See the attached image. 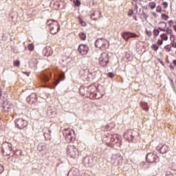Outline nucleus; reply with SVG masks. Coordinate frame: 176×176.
<instances>
[{
  "mask_svg": "<svg viewBox=\"0 0 176 176\" xmlns=\"http://www.w3.org/2000/svg\"><path fill=\"white\" fill-rule=\"evenodd\" d=\"M47 25L50 28V33L52 35H56L60 31V25L58 21L54 19H49L47 21Z\"/></svg>",
  "mask_w": 176,
  "mask_h": 176,
  "instance_id": "obj_1",
  "label": "nucleus"
},
{
  "mask_svg": "<svg viewBox=\"0 0 176 176\" xmlns=\"http://www.w3.org/2000/svg\"><path fill=\"white\" fill-rule=\"evenodd\" d=\"M95 46L100 50H107L109 48V41L105 38H98L96 41Z\"/></svg>",
  "mask_w": 176,
  "mask_h": 176,
  "instance_id": "obj_2",
  "label": "nucleus"
},
{
  "mask_svg": "<svg viewBox=\"0 0 176 176\" xmlns=\"http://www.w3.org/2000/svg\"><path fill=\"white\" fill-rule=\"evenodd\" d=\"M111 56L107 52L102 53L98 58V63L101 67H108Z\"/></svg>",
  "mask_w": 176,
  "mask_h": 176,
  "instance_id": "obj_3",
  "label": "nucleus"
},
{
  "mask_svg": "<svg viewBox=\"0 0 176 176\" xmlns=\"http://www.w3.org/2000/svg\"><path fill=\"white\" fill-rule=\"evenodd\" d=\"M72 133H74V131L71 129H65L63 130V135L67 142H72L75 140V138L72 135Z\"/></svg>",
  "mask_w": 176,
  "mask_h": 176,
  "instance_id": "obj_4",
  "label": "nucleus"
},
{
  "mask_svg": "<svg viewBox=\"0 0 176 176\" xmlns=\"http://www.w3.org/2000/svg\"><path fill=\"white\" fill-rule=\"evenodd\" d=\"M15 126L17 127V129H19V130H23V129H25L27 126H28V122H27V120L23 118H19L15 120Z\"/></svg>",
  "mask_w": 176,
  "mask_h": 176,
  "instance_id": "obj_5",
  "label": "nucleus"
},
{
  "mask_svg": "<svg viewBox=\"0 0 176 176\" xmlns=\"http://www.w3.org/2000/svg\"><path fill=\"white\" fill-rule=\"evenodd\" d=\"M67 153L69 156L75 159L78 156V148L74 145H70L67 146Z\"/></svg>",
  "mask_w": 176,
  "mask_h": 176,
  "instance_id": "obj_6",
  "label": "nucleus"
},
{
  "mask_svg": "<svg viewBox=\"0 0 176 176\" xmlns=\"http://www.w3.org/2000/svg\"><path fill=\"white\" fill-rule=\"evenodd\" d=\"M157 151L162 155H164V153H167L170 151V147L166 144L160 143L157 147Z\"/></svg>",
  "mask_w": 176,
  "mask_h": 176,
  "instance_id": "obj_7",
  "label": "nucleus"
},
{
  "mask_svg": "<svg viewBox=\"0 0 176 176\" xmlns=\"http://www.w3.org/2000/svg\"><path fill=\"white\" fill-rule=\"evenodd\" d=\"M159 160L157 155L153 153H148L146 155V161L148 163H156Z\"/></svg>",
  "mask_w": 176,
  "mask_h": 176,
  "instance_id": "obj_8",
  "label": "nucleus"
},
{
  "mask_svg": "<svg viewBox=\"0 0 176 176\" xmlns=\"http://www.w3.org/2000/svg\"><path fill=\"white\" fill-rule=\"evenodd\" d=\"M78 51L81 56H86L89 53V47L87 45L80 44L78 46Z\"/></svg>",
  "mask_w": 176,
  "mask_h": 176,
  "instance_id": "obj_9",
  "label": "nucleus"
},
{
  "mask_svg": "<svg viewBox=\"0 0 176 176\" xmlns=\"http://www.w3.org/2000/svg\"><path fill=\"white\" fill-rule=\"evenodd\" d=\"M26 101L29 104H35L38 101V96L35 94H32L26 98Z\"/></svg>",
  "mask_w": 176,
  "mask_h": 176,
  "instance_id": "obj_10",
  "label": "nucleus"
},
{
  "mask_svg": "<svg viewBox=\"0 0 176 176\" xmlns=\"http://www.w3.org/2000/svg\"><path fill=\"white\" fill-rule=\"evenodd\" d=\"M43 53L45 57H49V56H52L53 54V50L50 47H45L43 50Z\"/></svg>",
  "mask_w": 176,
  "mask_h": 176,
  "instance_id": "obj_11",
  "label": "nucleus"
},
{
  "mask_svg": "<svg viewBox=\"0 0 176 176\" xmlns=\"http://www.w3.org/2000/svg\"><path fill=\"white\" fill-rule=\"evenodd\" d=\"M140 107L146 112H148L149 111V106H148V103H146L145 102H142L140 103Z\"/></svg>",
  "mask_w": 176,
  "mask_h": 176,
  "instance_id": "obj_12",
  "label": "nucleus"
},
{
  "mask_svg": "<svg viewBox=\"0 0 176 176\" xmlns=\"http://www.w3.org/2000/svg\"><path fill=\"white\" fill-rule=\"evenodd\" d=\"M64 79H65V76L64 75V74H61L59 75V79H58L56 80V82H54L55 86H57V85H58V83H60V80H64Z\"/></svg>",
  "mask_w": 176,
  "mask_h": 176,
  "instance_id": "obj_13",
  "label": "nucleus"
},
{
  "mask_svg": "<svg viewBox=\"0 0 176 176\" xmlns=\"http://www.w3.org/2000/svg\"><path fill=\"white\" fill-rule=\"evenodd\" d=\"M50 80V78L48 75L44 74L41 77V80H42V82H43V83H46V82H49Z\"/></svg>",
  "mask_w": 176,
  "mask_h": 176,
  "instance_id": "obj_14",
  "label": "nucleus"
},
{
  "mask_svg": "<svg viewBox=\"0 0 176 176\" xmlns=\"http://www.w3.org/2000/svg\"><path fill=\"white\" fill-rule=\"evenodd\" d=\"M130 38H140V36L135 33L128 32V39Z\"/></svg>",
  "mask_w": 176,
  "mask_h": 176,
  "instance_id": "obj_15",
  "label": "nucleus"
},
{
  "mask_svg": "<svg viewBox=\"0 0 176 176\" xmlns=\"http://www.w3.org/2000/svg\"><path fill=\"white\" fill-rule=\"evenodd\" d=\"M160 30L161 31H164L166 32V35H170V36L171 34H173V30L170 28H167L166 30H164V29H162V28H160Z\"/></svg>",
  "mask_w": 176,
  "mask_h": 176,
  "instance_id": "obj_16",
  "label": "nucleus"
},
{
  "mask_svg": "<svg viewBox=\"0 0 176 176\" xmlns=\"http://www.w3.org/2000/svg\"><path fill=\"white\" fill-rule=\"evenodd\" d=\"M77 20H78L80 24H81L82 27H86V25H87V24L86 23V22H85L82 18H80V16H78L77 17Z\"/></svg>",
  "mask_w": 176,
  "mask_h": 176,
  "instance_id": "obj_17",
  "label": "nucleus"
},
{
  "mask_svg": "<svg viewBox=\"0 0 176 176\" xmlns=\"http://www.w3.org/2000/svg\"><path fill=\"white\" fill-rule=\"evenodd\" d=\"M160 36L162 41H168V36L166 33L161 34Z\"/></svg>",
  "mask_w": 176,
  "mask_h": 176,
  "instance_id": "obj_18",
  "label": "nucleus"
},
{
  "mask_svg": "<svg viewBox=\"0 0 176 176\" xmlns=\"http://www.w3.org/2000/svg\"><path fill=\"white\" fill-rule=\"evenodd\" d=\"M148 6L151 10H153L156 8V3L153 1L148 3Z\"/></svg>",
  "mask_w": 176,
  "mask_h": 176,
  "instance_id": "obj_19",
  "label": "nucleus"
},
{
  "mask_svg": "<svg viewBox=\"0 0 176 176\" xmlns=\"http://www.w3.org/2000/svg\"><path fill=\"white\" fill-rule=\"evenodd\" d=\"M123 39L127 42L129 41V32H125L122 35Z\"/></svg>",
  "mask_w": 176,
  "mask_h": 176,
  "instance_id": "obj_20",
  "label": "nucleus"
},
{
  "mask_svg": "<svg viewBox=\"0 0 176 176\" xmlns=\"http://www.w3.org/2000/svg\"><path fill=\"white\" fill-rule=\"evenodd\" d=\"M78 36L81 41H86V34L84 32L79 33Z\"/></svg>",
  "mask_w": 176,
  "mask_h": 176,
  "instance_id": "obj_21",
  "label": "nucleus"
},
{
  "mask_svg": "<svg viewBox=\"0 0 176 176\" xmlns=\"http://www.w3.org/2000/svg\"><path fill=\"white\" fill-rule=\"evenodd\" d=\"M152 50H154V52H157L159 50V45L157 44H153L151 45Z\"/></svg>",
  "mask_w": 176,
  "mask_h": 176,
  "instance_id": "obj_22",
  "label": "nucleus"
},
{
  "mask_svg": "<svg viewBox=\"0 0 176 176\" xmlns=\"http://www.w3.org/2000/svg\"><path fill=\"white\" fill-rule=\"evenodd\" d=\"M164 49L168 53H169V52H171V50H172L171 46L170 45H165Z\"/></svg>",
  "mask_w": 176,
  "mask_h": 176,
  "instance_id": "obj_23",
  "label": "nucleus"
},
{
  "mask_svg": "<svg viewBox=\"0 0 176 176\" xmlns=\"http://www.w3.org/2000/svg\"><path fill=\"white\" fill-rule=\"evenodd\" d=\"M73 3H74L75 6H80L82 3L80 2V0H74Z\"/></svg>",
  "mask_w": 176,
  "mask_h": 176,
  "instance_id": "obj_24",
  "label": "nucleus"
},
{
  "mask_svg": "<svg viewBox=\"0 0 176 176\" xmlns=\"http://www.w3.org/2000/svg\"><path fill=\"white\" fill-rule=\"evenodd\" d=\"M170 42H175L176 41V36L174 35V33L170 35Z\"/></svg>",
  "mask_w": 176,
  "mask_h": 176,
  "instance_id": "obj_25",
  "label": "nucleus"
},
{
  "mask_svg": "<svg viewBox=\"0 0 176 176\" xmlns=\"http://www.w3.org/2000/svg\"><path fill=\"white\" fill-rule=\"evenodd\" d=\"M168 24L170 27H173L174 28V26H176V21H168Z\"/></svg>",
  "mask_w": 176,
  "mask_h": 176,
  "instance_id": "obj_26",
  "label": "nucleus"
},
{
  "mask_svg": "<svg viewBox=\"0 0 176 176\" xmlns=\"http://www.w3.org/2000/svg\"><path fill=\"white\" fill-rule=\"evenodd\" d=\"M14 67H20V60H16L13 62Z\"/></svg>",
  "mask_w": 176,
  "mask_h": 176,
  "instance_id": "obj_27",
  "label": "nucleus"
},
{
  "mask_svg": "<svg viewBox=\"0 0 176 176\" xmlns=\"http://www.w3.org/2000/svg\"><path fill=\"white\" fill-rule=\"evenodd\" d=\"M160 34V32L157 29H154L153 30V35L154 36H157Z\"/></svg>",
  "mask_w": 176,
  "mask_h": 176,
  "instance_id": "obj_28",
  "label": "nucleus"
},
{
  "mask_svg": "<svg viewBox=\"0 0 176 176\" xmlns=\"http://www.w3.org/2000/svg\"><path fill=\"white\" fill-rule=\"evenodd\" d=\"M107 76H108V78H111L112 79L113 78H115V74L112 72H109L107 74Z\"/></svg>",
  "mask_w": 176,
  "mask_h": 176,
  "instance_id": "obj_29",
  "label": "nucleus"
},
{
  "mask_svg": "<svg viewBox=\"0 0 176 176\" xmlns=\"http://www.w3.org/2000/svg\"><path fill=\"white\" fill-rule=\"evenodd\" d=\"M28 49L30 52H32V50H34V44H29L28 45Z\"/></svg>",
  "mask_w": 176,
  "mask_h": 176,
  "instance_id": "obj_30",
  "label": "nucleus"
},
{
  "mask_svg": "<svg viewBox=\"0 0 176 176\" xmlns=\"http://www.w3.org/2000/svg\"><path fill=\"white\" fill-rule=\"evenodd\" d=\"M161 17L162 20H168V16L165 14H162Z\"/></svg>",
  "mask_w": 176,
  "mask_h": 176,
  "instance_id": "obj_31",
  "label": "nucleus"
},
{
  "mask_svg": "<svg viewBox=\"0 0 176 176\" xmlns=\"http://www.w3.org/2000/svg\"><path fill=\"white\" fill-rule=\"evenodd\" d=\"M157 45H159V46H162V45H163V41H162V38H159L157 41Z\"/></svg>",
  "mask_w": 176,
  "mask_h": 176,
  "instance_id": "obj_32",
  "label": "nucleus"
},
{
  "mask_svg": "<svg viewBox=\"0 0 176 176\" xmlns=\"http://www.w3.org/2000/svg\"><path fill=\"white\" fill-rule=\"evenodd\" d=\"M157 13H162V7L160 6H158L156 8Z\"/></svg>",
  "mask_w": 176,
  "mask_h": 176,
  "instance_id": "obj_33",
  "label": "nucleus"
},
{
  "mask_svg": "<svg viewBox=\"0 0 176 176\" xmlns=\"http://www.w3.org/2000/svg\"><path fill=\"white\" fill-rule=\"evenodd\" d=\"M171 170H173V171H176V164L175 163H173L172 166L170 167Z\"/></svg>",
  "mask_w": 176,
  "mask_h": 176,
  "instance_id": "obj_34",
  "label": "nucleus"
},
{
  "mask_svg": "<svg viewBox=\"0 0 176 176\" xmlns=\"http://www.w3.org/2000/svg\"><path fill=\"white\" fill-rule=\"evenodd\" d=\"M162 5H163L164 9H167V8H168V3H167L166 1L163 2Z\"/></svg>",
  "mask_w": 176,
  "mask_h": 176,
  "instance_id": "obj_35",
  "label": "nucleus"
},
{
  "mask_svg": "<svg viewBox=\"0 0 176 176\" xmlns=\"http://www.w3.org/2000/svg\"><path fill=\"white\" fill-rule=\"evenodd\" d=\"M134 13V12L133 11V10H130L128 12V16L129 17H131V16H133V14Z\"/></svg>",
  "mask_w": 176,
  "mask_h": 176,
  "instance_id": "obj_36",
  "label": "nucleus"
},
{
  "mask_svg": "<svg viewBox=\"0 0 176 176\" xmlns=\"http://www.w3.org/2000/svg\"><path fill=\"white\" fill-rule=\"evenodd\" d=\"M170 45H171L172 47H174L175 49H176V42L175 41H172L170 43Z\"/></svg>",
  "mask_w": 176,
  "mask_h": 176,
  "instance_id": "obj_37",
  "label": "nucleus"
},
{
  "mask_svg": "<svg viewBox=\"0 0 176 176\" xmlns=\"http://www.w3.org/2000/svg\"><path fill=\"white\" fill-rule=\"evenodd\" d=\"M47 128H44L43 129V133L44 134V137H46V131H47Z\"/></svg>",
  "mask_w": 176,
  "mask_h": 176,
  "instance_id": "obj_38",
  "label": "nucleus"
},
{
  "mask_svg": "<svg viewBox=\"0 0 176 176\" xmlns=\"http://www.w3.org/2000/svg\"><path fill=\"white\" fill-rule=\"evenodd\" d=\"M3 173V166L0 164V174H2Z\"/></svg>",
  "mask_w": 176,
  "mask_h": 176,
  "instance_id": "obj_39",
  "label": "nucleus"
},
{
  "mask_svg": "<svg viewBox=\"0 0 176 176\" xmlns=\"http://www.w3.org/2000/svg\"><path fill=\"white\" fill-rule=\"evenodd\" d=\"M160 24L163 25L164 27V28H166V27L167 26V23H166L165 22H161Z\"/></svg>",
  "mask_w": 176,
  "mask_h": 176,
  "instance_id": "obj_40",
  "label": "nucleus"
},
{
  "mask_svg": "<svg viewBox=\"0 0 176 176\" xmlns=\"http://www.w3.org/2000/svg\"><path fill=\"white\" fill-rule=\"evenodd\" d=\"M151 15L153 16L154 17H157V14H156V12H152Z\"/></svg>",
  "mask_w": 176,
  "mask_h": 176,
  "instance_id": "obj_41",
  "label": "nucleus"
},
{
  "mask_svg": "<svg viewBox=\"0 0 176 176\" xmlns=\"http://www.w3.org/2000/svg\"><path fill=\"white\" fill-rule=\"evenodd\" d=\"M146 34L148 35V36H151L152 35V32H146Z\"/></svg>",
  "mask_w": 176,
  "mask_h": 176,
  "instance_id": "obj_42",
  "label": "nucleus"
},
{
  "mask_svg": "<svg viewBox=\"0 0 176 176\" xmlns=\"http://www.w3.org/2000/svg\"><path fill=\"white\" fill-rule=\"evenodd\" d=\"M173 64L176 66V60H174L173 61Z\"/></svg>",
  "mask_w": 176,
  "mask_h": 176,
  "instance_id": "obj_43",
  "label": "nucleus"
},
{
  "mask_svg": "<svg viewBox=\"0 0 176 176\" xmlns=\"http://www.w3.org/2000/svg\"><path fill=\"white\" fill-rule=\"evenodd\" d=\"M173 30L176 32V25H175V26H173Z\"/></svg>",
  "mask_w": 176,
  "mask_h": 176,
  "instance_id": "obj_44",
  "label": "nucleus"
},
{
  "mask_svg": "<svg viewBox=\"0 0 176 176\" xmlns=\"http://www.w3.org/2000/svg\"><path fill=\"white\" fill-rule=\"evenodd\" d=\"M115 140L113 139V138H111V141H114Z\"/></svg>",
  "mask_w": 176,
  "mask_h": 176,
  "instance_id": "obj_45",
  "label": "nucleus"
},
{
  "mask_svg": "<svg viewBox=\"0 0 176 176\" xmlns=\"http://www.w3.org/2000/svg\"><path fill=\"white\" fill-rule=\"evenodd\" d=\"M1 93H2L1 89L0 87V96H1Z\"/></svg>",
  "mask_w": 176,
  "mask_h": 176,
  "instance_id": "obj_46",
  "label": "nucleus"
}]
</instances>
